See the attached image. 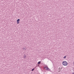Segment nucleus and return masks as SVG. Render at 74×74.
I'll return each mask as SVG.
<instances>
[{
    "mask_svg": "<svg viewBox=\"0 0 74 74\" xmlns=\"http://www.w3.org/2000/svg\"><path fill=\"white\" fill-rule=\"evenodd\" d=\"M62 64L64 65V66H67L68 64L67 62L65 61H63L62 62Z\"/></svg>",
    "mask_w": 74,
    "mask_h": 74,
    "instance_id": "1",
    "label": "nucleus"
},
{
    "mask_svg": "<svg viewBox=\"0 0 74 74\" xmlns=\"http://www.w3.org/2000/svg\"><path fill=\"white\" fill-rule=\"evenodd\" d=\"M44 69L45 70H46L47 71H50L51 69L48 68V67L47 66H45L44 67Z\"/></svg>",
    "mask_w": 74,
    "mask_h": 74,
    "instance_id": "2",
    "label": "nucleus"
},
{
    "mask_svg": "<svg viewBox=\"0 0 74 74\" xmlns=\"http://www.w3.org/2000/svg\"><path fill=\"white\" fill-rule=\"evenodd\" d=\"M23 58L24 59H26V55H24V56H23Z\"/></svg>",
    "mask_w": 74,
    "mask_h": 74,
    "instance_id": "3",
    "label": "nucleus"
},
{
    "mask_svg": "<svg viewBox=\"0 0 74 74\" xmlns=\"http://www.w3.org/2000/svg\"><path fill=\"white\" fill-rule=\"evenodd\" d=\"M62 69H63V68H62V67L61 68H60V67L59 68H58V69L59 70H62Z\"/></svg>",
    "mask_w": 74,
    "mask_h": 74,
    "instance_id": "4",
    "label": "nucleus"
},
{
    "mask_svg": "<svg viewBox=\"0 0 74 74\" xmlns=\"http://www.w3.org/2000/svg\"><path fill=\"white\" fill-rule=\"evenodd\" d=\"M20 21V19H18L17 20V22H19V21Z\"/></svg>",
    "mask_w": 74,
    "mask_h": 74,
    "instance_id": "5",
    "label": "nucleus"
},
{
    "mask_svg": "<svg viewBox=\"0 0 74 74\" xmlns=\"http://www.w3.org/2000/svg\"><path fill=\"white\" fill-rule=\"evenodd\" d=\"M20 21V19H18L17 20V22H19V21Z\"/></svg>",
    "mask_w": 74,
    "mask_h": 74,
    "instance_id": "6",
    "label": "nucleus"
},
{
    "mask_svg": "<svg viewBox=\"0 0 74 74\" xmlns=\"http://www.w3.org/2000/svg\"><path fill=\"white\" fill-rule=\"evenodd\" d=\"M66 56H65L63 57V59H66Z\"/></svg>",
    "mask_w": 74,
    "mask_h": 74,
    "instance_id": "7",
    "label": "nucleus"
},
{
    "mask_svg": "<svg viewBox=\"0 0 74 74\" xmlns=\"http://www.w3.org/2000/svg\"><path fill=\"white\" fill-rule=\"evenodd\" d=\"M17 24H19V21H17Z\"/></svg>",
    "mask_w": 74,
    "mask_h": 74,
    "instance_id": "8",
    "label": "nucleus"
},
{
    "mask_svg": "<svg viewBox=\"0 0 74 74\" xmlns=\"http://www.w3.org/2000/svg\"><path fill=\"white\" fill-rule=\"evenodd\" d=\"M40 63H41V62H40V61H39L38 63V64H40Z\"/></svg>",
    "mask_w": 74,
    "mask_h": 74,
    "instance_id": "9",
    "label": "nucleus"
},
{
    "mask_svg": "<svg viewBox=\"0 0 74 74\" xmlns=\"http://www.w3.org/2000/svg\"><path fill=\"white\" fill-rule=\"evenodd\" d=\"M34 69H32V71H34Z\"/></svg>",
    "mask_w": 74,
    "mask_h": 74,
    "instance_id": "10",
    "label": "nucleus"
},
{
    "mask_svg": "<svg viewBox=\"0 0 74 74\" xmlns=\"http://www.w3.org/2000/svg\"><path fill=\"white\" fill-rule=\"evenodd\" d=\"M23 49H24V50H26V49L25 48H23Z\"/></svg>",
    "mask_w": 74,
    "mask_h": 74,
    "instance_id": "11",
    "label": "nucleus"
},
{
    "mask_svg": "<svg viewBox=\"0 0 74 74\" xmlns=\"http://www.w3.org/2000/svg\"><path fill=\"white\" fill-rule=\"evenodd\" d=\"M73 74H74V73H73Z\"/></svg>",
    "mask_w": 74,
    "mask_h": 74,
    "instance_id": "12",
    "label": "nucleus"
},
{
    "mask_svg": "<svg viewBox=\"0 0 74 74\" xmlns=\"http://www.w3.org/2000/svg\"><path fill=\"white\" fill-rule=\"evenodd\" d=\"M36 67H37V66H36Z\"/></svg>",
    "mask_w": 74,
    "mask_h": 74,
    "instance_id": "13",
    "label": "nucleus"
}]
</instances>
